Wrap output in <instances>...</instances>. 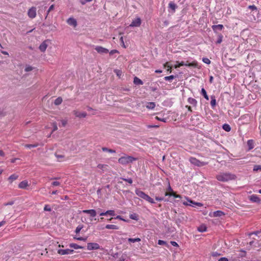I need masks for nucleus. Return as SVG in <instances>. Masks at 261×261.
Returning a JSON list of instances; mask_svg holds the SVG:
<instances>
[{
    "label": "nucleus",
    "instance_id": "f257e3e1",
    "mask_svg": "<svg viewBox=\"0 0 261 261\" xmlns=\"http://www.w3.org/2000/svg\"><path fill=\"white\" fill-rule=\"evenodd\" d=\"M216 178L220 181L227 182L236 179L237 176L236 175L229 172H222L217 175Z\"/></svg>",
    "mask_w": 261,
    "mask_h": 261
},
{
    "label": "nucleus",
    "instance_id": "f03ea898",
    "mask_svg": "<svg viewBox=\"0 0 261 261\" xmlns=\"http://www.w3.org/2000/svg\"><path fill=\"white\" fill-rule=\"evenodd\" d=\"M136 160V158L132 156L125 155L118 159V163L121 165H125Z\"/></svg>",
    "mask_w": 261,
    "mask_h": 261
},
{
    "label": "nucleus",
    "instance_id": "7ed1b4c3",
    "mask_svg": "<svg viewBox=\"0 0 261 261\" xmlns=\"http://www.w3.org/2000/svg\"><path fill=\"white\" fill-rule=\"evenodd\" d=\"M189 161L192 164L198 167H202L205 166L208 163L207 162H201L194 157H190L189 159Z\"/></svg>",
    "mask_w": 261,
    "mask_h": 261
},
{
    "label": "nucleus",
    "instance_id": "20e7f679",
    "mask_svg": "<svg viewBox=\"0 0 261 261\" xmlns=\"http://www.w3.org/2000/svg\"><path fill=\"white\" fill-rule=\"evenodd\" d=\"M165 195L166 196H173L174 198H180L181 197L180 195L177 194L175 192H174L172 188L171 187L170 184H168V187L167 189L166 192L165 193Z\"/></svg>",
    "mask_w": 261,
    "mask_h": 261
},
{
    "label": "nucleus",
    "instance_id": "39448f33",
    "mask_svg": "<svg viewBox=\"0 0 261 261\" xmlns=\"http://www.w3.org/2000/svg\"><path fill=\"white\" fill-rule=\"evenodd\" d=\"M182 66L197 67L198 66V63L196 61H193L192 63H188V62L186 63H185L184 62H181L180 63H178V64L175 65L174 66V68H177Z\"/></svg>",
    "mask_w": 261,
    "mask_h": 261
},
{
    "label": "nucleus",
    "instance_id": "423d86ee",
    "mask_svg": "<svg viewBox=\"0 0 261 261\" xmlns=\"http://www.w3.org/2000/svg\"><path fill=\"white\" fill-rule=\"evenodd\" d=\"M28 15L31 19L35 18L36 16V8L32 7L29 9L28 11Z\"/></svg>",
    "mask_w": 261,
    "mask_h": 261
},
{
    "label": "nucleus",
    "instance_id": "0eeeda50",
    "mask_svg": "<svg viewBox=\"0 0 261 261\" xmlns=\"http://www.w3.org/2000/svg\"><path fill=\"white\" fill-rule=\"evenodd\" d=\"M99 248V245L96 243H89L87 244V249L89 250L98 249Z\"/></svg>",
    "mask_w": 261,
    "mask_h": 261
},
{
    "label": "nucleus",
    "instance_id": "6e6552de",
    "mask_svg": "<svg viewBox=\"0 0 261 261\" xmlns=\"http://www.w3.org/2000/svg\"><path fill=\"white\" fill-rule=\"evenodd\" d=\"M141 24V20L140 18L137 17L133 20L129 27H140Z\"/></svg>",
    "mask_w": 261,
    "mask_h": 261
},
{
    "label": "nucleus",
    "instance_id": "1a4fd4ad",
    "mask_svg": "<svg viewBox=\"0 0 261 261\" xmlns=\"http://www.w3.org/2000/svg\"><path fill=\"white\" fill-rule=\"evenodd\" d=\"M73 113L75 115V117L81 118H85L87 116V113L85 112H81L77 110L73 111Z\"/></svg>",
    "mask_w": 261,
    "mask_h": 261
},
{
    "label": "nucleus",
    "instance_id": "9d476101",
    "mask_svg": "<svg viewBox=\"0 0 261 261\" xmlns=\"http://www.w3.org/2000/svg\"><path fill=\"white\" fill-rule=\"evenodd\" d=\"M74 252L73 250L69 249H59L58 250V253L60 255H66L72 254Z\"/></svg>",
    "mask_w": 261,
    "mask_h": 261
},
{
    "label": "nucleus",
    "instance_id": "9b49d317",
    "mask_svg": "<svg viewBox=\"0 0 261 261\" xmlns=\"http://www.w3.org/2000/svg\"><path fill=\"white\" fill-rule=\"evenodd\" d=\"M95 49L99 54H107L109 53V50L102 46H97Z\"/></svg>",
    "mask_w": 261,
    "mask_h": 261
},
{
    "label": "nucleus",
    "instance_id": "f8f14e48",
    "mask_svg": "<svg viewBox=\"0 0 261 261\" xmlns=\"http://www.w3.org/2000/svg\"><path fill=\"white\" fill-rule=\"evenodd\" d=\"M82 213L85 214H88L92 217H94L96 215V212L95 210H83L82 211Z\"/></svg>",
    "mask_w": 261,
    "mask_h": 261
},
{
    "label": "nucleus",
    "instance_id": "ddd939ff",
    "mask_svg": "<svg viewBox=\"0 0 261 261\" xmlns=\"http://www.w3.org/2000/svg\"><path fill=\"white\" fill-rule=\"evenodd\" d=\"M67 22L69 25L74 27H76L77 25L76 20L73 18L70 17L68 18L67 20Z\"/></svg>",
    "mask_w": 261,
    "mask_h": 261
},
{
    "label": "nucleus",
    "instance_id": "4468645a",
    "mask_svg": "<svg viewBox=\"0 0 261 261\" xmlns=\"http://www.w3.org/2000/svg\"><path fill=\"white\" fill-rule=\"evenodd\" d=\"M249 199L253 202L259 203L260 199L256 195H252L249 197Z\"/></svg>",
    "mask_w": 261,
    "mask_h": 261
},
{
    "label": "nucleus",
    "instance_id": "2eb2a0df",
    "mask_svg": "<svg viewBox=\"0 0 261 261\" xmlns=\"http://www.w3.org/2000/svg\"><path fill=\"white\" fill-rule=\"evenodd\" d=\"M135 193L136 194L140 197V198L144 199V198L146 197L147 194H146L144 192L139 190L137 189L135 190Z\"/></svg>",
    "mask_w": 261,
    "mask_h": 261
},
{
    "label": "nucleus",
    "instance_id": "dca6fc26",
    "mask_svg": "<svg viewBox=\"0 0 261 261\" xmlns=\"http://www.w3.org/2000/svg\"><path fill=\"white\" fill-rule=\"evenodd\" d=\"M28 182L27 180H23L21 181L18 185V188L20 189H25L28 186Z\"/></svg>",
    "mask_w": 261,
    "mask_h": 261
},
{
    "label": "nucleus",
    "instance_id": "f3484780",
    "mask_svg": "<svg viewBox=\"0 0 261 261\" xmlns=\"http://www.w3.org/2000/svg\"><path fill=\"white\" fill-rule=\"evenodd\" d=\"M247 144L248 147V150L252 149L254 147V142L253 140L250 139L247 141Z\"/></svg>",
    "mask_w": 261,
    "mask_h": 261
},
{
    "label": "nucleus",
    "instance_id": "a211bd4d",
    "mask_svg": "<svg viewBox=\"0 0 261 261\" xmlns=\"http://www.w3.org/2000/svg\"><path fill=\"white\" fill-rule=\"evenodd\" d=\"M18 178V175L16 174H13L10 175L8 178V181L10 184H12L13 181L16 180Z\"/></svg>",
    "mask_w": 261,
    "mask_h": 261
},
{
    "label": "nucleus",
    "instance_id": "6ab92c4d",
    "mask_svg": "<svg viewBox=\"0 0 261 261\" xmlns=\"http://www.w3.org/2000/svg\"><path fill=\"white\" fill-rule=\"evenodd\" d=\"M47 47V45L46 43V41H43L39 46V48L42 52H44Z\"/></svg>",
    "mask_w": 261,
    "mask_h": 261
},
{
    "label": "nucleus",
    "instance_id": "aec40b11",
    "mask_svg": "<svg viewBox=\"0 0 261 261\" xmlns=\"http://www.w3.org/2000/svg\"><path fill=\"white\" fill-rule=\"evenodd\" d=\"M188 201L191 203V206H192L193 207H195L196 206L201 207L203 205V204L200 202H195L190 199H188Z\"/></svg>",
    "mask_w": 261,
    "mask_h": 261
},
{
    "label": "nucleus",
    "instance_id": "412c9836",
    "mask_svg": "<svg viewBox=\"0 0 261 261\" xmlns=\"http://www.w3.org/2000/svg\"><path fill=\"white\" fill-rule=\"evenodd\" d=\"M188 101L190 105H192L193 107L197 106V101L195 99L192 97H190L188 99Z\"/></svg>",
    "mask_w": 261,
    "mask_h": 261
},
{
    "label": "nucleus",
    "instance_id": "4be33fe9",
    "mask_svg": "<svg viewBox=\"0 0 261 261\" xmlns=\"http://www.w3.org/2000/svg\"><path fill=\"white\" fill-rule=\"evenodd\" d=\"M225 215L224 213L221 211H217L213 213V216L214 217H221Z\"/></svg>",
    "mask_w": 261,
    "mask_h": 261
},
{
    "label": "nucleus",
    "instance_id": "5701e85b",
    "mask_svg": "<svg viewBox=\"0 0 261 261\" xmlns=\"http://www.w3.org/2000/svg\"><path fill=\"white\" fill-rule=\"evenodd\" d=\"M155 107V103L154 102H148L147 103L146 105V107L148 109L152 110Z\"/></svg>",
    "mask_w": 261,
    "mask_h": 261
},
{
    "label": "nucleus",
    "instance_id": "b1692460",
    "mask_svg": "<svg viewBox=\"0 0 261 261\" xmlns=\"http://www.w3.org/2000/svg\"><path fill=\"white\" fill-rule=\"evenodd\" d=\"M106 228L109 229H118L119 227L114 224H108L106 226Z\"/></svg>",
    "mask_w": 261,
    "mask_h": 261
},
{
    "label": "nucleus",
    "instance_id": "393cba45",
    "mask_svg": "<svg viewBox=\"0 0 261 261\" xmlns=\"http://www.w3.org/2000/svg\"><path fill=\"white\" fill-rule=\"evenodd\" d=\"M169 8L172 10L173 12H174L177 5L173 2H170L169 4Z\"/></svg>",
    "mask_w": 261,
    "mask_h": 261
},
{
    "label": "nucleus",
    "instance_id": "a878e982",
    "mask_svg": "<svg viewBox=\"0 0 261 261\" xmlns=\"http://www.w3.org/2000/svg\"><path fill=\"white\" fill-rule=\"evenodd\" d=\"M224 28V27L222 24H218L214 25L212 26V29L214 31H216V30H222Z\"/></svg>",
    "mask_w": 261,
    "mask_h": 261
},
{
    "label": "nucleus",
    "instance_id": "bb28decb",
    "mask_svg": "<svg viewBox=\"0 0 261 261\" xmlns=\"http://www.w3.org/2000/svg\"><path fill=\"white\" fill-rule=\"evenodd\" d=\"M63 101L62 98L61 97H58L55 100L54 104L56 106H59L62 103Z\"/></svg>",
    "mask_w": 261,
    "mask_h": 261
},
{
    "label": "nucleus",
    "instance_id": "cd10ccee",
    "mask_svg": "<svg viewBox=\"0 0 261 261\" xmlns=\"http://www.w3.org/2000/svg\"><path fill=\"white\" fill-rule=\"evenodd\" d=\"M134 83L136 85H142L143 84V82L136 76L134 79Z\"/></svg>",
    "mask_w": 261,
    "mask_h": 261
},
{
    "label": "nucleus",
    "instance_id": "c85d7f7f",
    "mask_svg": "<svg viewBox=\"0 0 261 261\" xmlns=\"http://www.w3.org/2000/svg\"><path fill=\"white\" fill-rule=\"evenodd\" d=\"M164 67L165 68H167V71H169L170 73L172 72V67L170 65H169L168 62H166L164 64Z\"/></svg>",
    "mask_w": 261,
    "mask_h": 261
},
{
    "label": "nucleus",
    "instance_id": "c756f323",
    "mask_svg": "<svg viewBox=\"0 0 261 261\" xmlns=\"http://www.w3.org/2000/svg\"><path fill=\"white\" fill-rule=\"evenodd\" d=\"M129 218L134 220H138L139 219V216L136 213H133L129 215Z\"/></svg>",
    "mask_w": 261,
    "mask_h": 261
},
{
    "label": "nucleus",
    "instance_id": "7c9ffc66",
    "mask_svg": "<svg viewBox=\"0 0 261 261\" xmlns=\"http://www.w3.org/2000/svg\"><path fill=\"white\" fill-rule=\"evenodd\" d=\"M128 241L129 243L139 242L141 241V239L139 238H128Z\"/></svg>",
    "mask_w": 261,
    "mask_h": 261
},
{
    "label": "nucleus",
    "instance_id": "2f4dec72",
    "mask_svg": "<svg viewBox=\"0 0 261 261\" xmlns=\"http://www.w3.org/2000/svg\"><path fill=\"white\" fill-rule=\"evenodd\" d=\"M211 105L213 108L215 107L216 105V100L214 96H211Z\"/></svg>",
    "mask_w": 261,
    "mask_h": 261
},
{
    "label": "nucleus",
    "instance_id": "473e14b6",
    "mask_svg": "<svg viewBox=\"0 0 261 261\" xmlns=\"http://www.w3.org/2000/svg\"><path fill=\"white\" fill-rule=\"evenodd\" d=\"M144 200H146L147 201L149 202L150 203H154L155 202L154 201L153 199L151 198L149 196L147 195L146 197L144 198Z\"/></svg>",
    "mask_w": 261,
    "mask_h": 261
},
{
    "label": "nucleus",
    "instance_id": "72a5a7b5",
    "mask_svg": "<svg viewBox=\"0 0 261 261\" xmlns=\"http://www.w3.org/2000/svg\"><path fill=\"white\" fill-rule=\"evenodd\" d=\"M222 127L224 130H225V131H226L227 132L230 131V130H231V127H230V125L228 124H223Z\"/></svg>",
    "mask_w": 261,
    "mask_h": 261
},
{
    "label": "nucleus",
    "instance_id": "f704fd0d",
    "mask_svg": "<svg viewBox=\"0 0 261 261\" xmlns=\"http://www.w3.org/2000/svg\"><path fill=\"white\" fill-rule=\"evenodd\" d=\"M201 94L206 100H208L209 99L208 96L206 93V91L204 88L201 89Z\"/></svg>",
    "mask_w": 261,
    "mask_h": 261
},
{
    "label": "nucleus",
    "instance_id": "c9c22d12",
    "mask_svg": "<svg viewBox=\"0 0 261 261\" xmlns=\"http://www.w3.org/2000/svg\"><path fill=\"white\" fill-rule=\"evenodd\" d=\"M102 150L105 152H108L109 153H115L116 151L112 149H109L107 147H102Z\"/></svg>",
    "mask_w": 261,
    "mask_h": 261
},
{
    "label": "nucleus",
    "instance_id": "e433bc0d",
    "mask_svg": "<svg viewBox=\"0 0 261 261\" xmlns=\"http://www.w3.org/2000/svg\"><path fill=\"white\" fill-rule=\"evenodd\" d=\"M206 227L205 225H201L198 228V230L200 232H204L206 231Z\"/></svg>",
    "mask_w": 261,
    "mask_h": 261
},
{
    "label": "nucleus",
    "instance_id": "4c0bfd02",
    "mask_svg": "<svg viewBox=\"0 0 261 261\" xmlns=\"http://www.w3.org/2000/svg\"><path fill=\"white\" fill-rule=\"evenodd\" d=\"M70 247H71V248H73L74 249H75L83 248L82 247L76 244H74V243L70 244Z\"/></svg>",
    "mask_w": 261,
    "mask_h": 261
},
{
    "label": "nucleus",
    "instance_id": "58836bf2",
    "mask_svg": "<svg viewBox=\"0 0 261 261\" xmlns=\"http://www.w3.org/2000/svg\"><path fill=\"white\" fill-rule=\"evenodd\" d=\"M55 155H56V158H57L58 161L59 162L63 161L64 159V156L63 155H59V154H56Z\"/></svg>",
    "mask_w": 261,
    "mask_h": 261
},
{
    "label": "nucleus",
    "instance_id": "ea45409f",
    "mask_svg": "<svg viewBox=\"0 0 261 261\" xmlns=\"http://www.w3.org/2000/svg\"><path fill=\"white\" fill-rule=\"evenodd\" d=\"M38 146V144H25L24 145V147L28 148H31L33 147H36Z\"/></svg>",
    "mask_w": 261,
    "mask_h": 261
},
{
    "label": "nucleus",
    "instance_id": "a19ab883",
    "mask_svg": "<svg viewBox=\"0 0 261 261\" xmlns=\"http://www.w3.org/2000/svg\"><path fill=\"white\" fill-rule=\"evenodd\" d=\"M253 171L257 172L259 170H261V165H254L253 167Z\"/></svg>",
    "mask_w": 261,
    "mask_h": 261
},
{
    "label": "nucleus",
    "instance_id": "79ce46f5",
    "mask_svg": "<svg viewBox=\"0 0 261 261\" xmlns=\"http://www.w3.org/2000/svg\"><path fill=\"white\" fill-rule=\"evenodd\" d=\"M106 213L107 214V215H109L111 216H115V212L113 210H108V211H106Z\"/></svg>",
    "mask_w": 261,
    "mask_h": 261
},
{
    "label": "nucleus",
    "instance_id": "37998d69",
    "mask_svg": "<svg viewBox=\"0 0 261 261\" xmlns=\"http://www.w3.org/2000/svg\"><path fill=\"white\" fill-rule=\"evenodd\" d=\"M175 78V76L173 75H171L170 76H165L164 77V80L165 81H171Z\"/></svg>",
    "mask_w": 261,
    "mask_h": 261
},
{
    "label": "nucleus",
    "instance_id": "c03bdc74",
    "mask_svg": "<svg viewBox=\"0 0 261 261\" xmlns=\"http://www.w3.org/2000/svg\"><path fill=\"white\" fill-rule=\"evenodd\" d=\"M44 211L50 212L51 211V208L49 205L46 204V205H45V206L44 207Z\"/></svg>",
    "mask_w": 261,
    "mask_h": 261
},
{
    "label": "nucleus",
    "instance_id": "a18cd8bd",
    "mask_svg": "<svg viewBox=\"0 0 261 261\" xmlns=\"http://www.w3.org/2000/svg\"><path fill=\"white\" fill-rule=\"evenodd\" d=\"M223 39V36L221 34L218 35V39L216 42V43L220 44L222 42Z\"/></svg>",
    "mask_w": 261,
    "mask_h": 261
},
{
    "label": "nucleus",
    "instance_id": "49530a36",
    "mask_svg": "<svg viewBox=\"0 0 261 261\" xmlns=\"http://www.w3.org/2000/svg\"><path fill=\"white\" fill-rule=\"evenodd\" d=\"M155 118L159 120V121H162V122H167V118H161L158 116H156L155 117Z\"/></svg>",
    "mask_w": 261,
    "mask_h": 261
},
{
    "label": "nucleus",
    "instance_id": "de8ad7c7",
    "mask_svg": "<svg viewBox=\"0 0 261 261\" xmlns=\"http://www.w3.org/2000/svg\"><path fill=\"white\" fill-rule=\"evenodd\" d=\"M115 72L117 74V75L120 77L122 75V71L120 70L116 69L115 70Z\"/></svg>",
    "mask_w": 261,
    "mask_h": 261
},
{
    "label": "nucleus",
    "instance_id": "09e8293b",
    "mask_svg": "<svg viewBox=\"0 0 261 261\" xmlns=\"http://www.w3.org/2000/svg\"><path fill=\"white\" fill-rule=\"evenodd\" d=\"M33 69V67L31 66H27L24 69L25 71L29 72L32 71Z\"/></svg>",
    "mask_w": 261,
    "mask_h": 261
},
{
    "label": "nucleus",
    "instance_id": "8fccbe9b",
    "mask_svg": "<svg viewBox=\"0 0 261 261\" xmlns=\"http://www.w3.org/2000/svg\"><path fill=\"white\" fill-rule=\"evenodd\" d=\"M202 61L207 64H210L211 63V61L207 58H203Z\"/></svg>",
    "mask_w": 261,
    "mask_h": 261
},
{
    "label": "nucleus",
    "instance_id": "3c124183",
    "mask_svg": "<svg viewBox=\"0 0 261 261\" xmlns=\"http://www.w3.org/2000/svg\"><path fill=\"white\" fill-rule=\"evenodd\" d=\"M83 227L82 226H78L76 229H75V232L76 233H78L80 232V231L81 230V229H82Z\"/></svg>",
    "mask_w": 261,
    "mask_h": 261
},
{
    "label": "nucleus",
    "instance_id": "603ef678",
    "mask_svg": "<svg viewBox=\"0 0 261 261\" xmlns=\"http://www.w3.org/2000/svg\"><path fill=\"white\" fill-rule=\"evenodd\" d=\"M122 179L125 181H127V182H128L130 184H132L133 183V180L131 178H127L126 179V178H122Z\"/></svg>",
    "mask_w": 261,
    "mask_h": 261
},
{
    "label": "nucleus",
    "instance_id": "864d4df0",
    "mask_svg": "<svg viewBox=\"0 0 261 261\" xmlns=\"http://www.w3.org/2000/svg\"><path fill=\"white\" fill-rule=\"evenodd\" d=\"M74 239L75 240H79V241H85L86 240V238H84L83 237H74Z\"/></svg>",
    "mask_w": 261,
    "mask_h": 261
},
{
    "label": "nucleus",
    "instance_id": "5fc2aeb1",
    "mask_svg": "<svg viewBox=\"0 0 261 261\" xmlns=\"http://www.w3.org/2000/svg\"><path fill=\"white\" fill-rule=\"evenodd\" d=\"M147 128H158L160 127L159 125H148L147 126Z\"/></svg>",
    "mask_w": 261,
    "mask_h": 261
},
{
    "label": "nucleus",
    "instance_id": "6e6d98bb",
    "mask_svg": "<svg viewBox=\"0 0 261 261\" xmlns=\"http://www.w3.org/2000/svg\"><path fill=\"white\" fill-rule=\"evenodd\" d=\"M158 244L160 245H166L167 243L164 241L159 240L158 241Z\"/></svg>",
    "mask_w": 261,
    "mask_h": 261
},
{
    "label": "nucleus",
    "instance_id": "4d7b16f0",
    "mask_svg": "<svg viewBox=\"0 0 261 261\" xmlns=\"http://www.w3.org/2000/svg\"><path fill=\"white\" fill-rule=\"evenodd\" d=\"M110 55H113L115 53H119V51L116 49H113L111 50L110 52L109 51Z\"/></svg>",
    "mask_w": 261,
    "mask_h": 261
},
{
    "label": "nucleus",
    "instance_id": "13d9d810",
    "mask_svg": "<svg viewBox=\"0 0 261 261\" xmlns=\"http://www.w3.org/2000/svg\"><path fill=\"white\" fill-rule=\"evenodd\" d=\"M248 8L252 10H257V7L254 5H250L248 7Z\"/></svg>",
    "mask_w": 261,
    "mask_h": 261
},
{
    "label": "nucleus",
    "instance_id": "bf43d9fd",
    "mask_svg": "<svg viewBox=\"0 0 261 261\" xmlns=\"http://www.w3.org/2000/svg\"><path fill=\"white\" fill-rule=\"evenodd\" d=\"M115 219H119V220H121L122 221H126L125 219H124L123 218H122V217L121 216H117L115 218Z\"/></svg>",
    "mask_w": 261,
    "mask_h": 261
},
{
    "label": "nucleus",
    "instance_id": "052dcab7",
    "mask_svg": "<svg viewBox=\"0 0 261 261\" xmlns=\"http://www.w3.org/2000/svg\"><path fill=\"white\" fill-rule=\"evenodd\" d=\"M53 186H58L60 185V183L58 181H54L51 183Z\"/></svg>",
    "mask_w": 261,
    "mask_h": 261
},
{
    "label": "nucleus",
    "instance_id": "680f3d73",
    "mask_svg": "<svg viewBox=\"0 0 261 261\" xmlns=\"http://www.w3.org/2000/svg\"><path fill=\"white\" fill-rule=\"evenodd\" d=\"M54 9V5H51L47 11V14H48L49 12L52 11Z\"/></svg>",
    "mask_w": 261,
    "mask_h": 261
},
{
    "label": "nucleus",
    "instance_id": "e2e57ef3",
    "mask_svg": "<svg viewBox=\"0 0 261 261\" xmlns=\"http://www.w3.org/2000/svg\"><path fill=\"white\" fill-rule=\"evenodd\" d=\"M170 243L173 246H175V247H178V244L176 242L171 241Z\"/></svg>",
    "mask_w": 261,
    "mask_h": 261
},
{
    "label": "nucleus",
    "instance_id": "0e129e2a",
    "mask_svg": "<svg viewBox=\"0 0 261 261\" xmlns=\"http://www.w3.org/2000/svg\"><path fill=\"white\" fill-rule=\"evenodd\" d=\"M155 200L159 201H161L164 200V198L156 196L155 198Z\"/></svg>",
    "mask_w": 261,
    "mask_h": 261
},
{
    "label": "nucleus",
    "instance_id": "69168bd1",
    "mask_svg": "<svg viewBox=\"0 0 261 261\" xmlns=\"http://www.w3.org/2000/svg\"><path fill=\"white\" fill-rule=\"evenodd\" d=\"M53 127H54L53 131H56L58 129V126H57L56 123H53Z\"/></svg>",
    "mask_w": 261,
    "mask_h": 261
},
{
    "label": "nucleus",
    "instance_id": "338daca9",
    "mask_svg": "<svg viewBox=\"0 0 261 261\" xmlns=\"http://www.w3.org/2000/svg\"><path fill=\"white\" fill-rule=\"evenodd\" d=\"M67 121L66 120H62L61 123L62 126H65L67 124Z\"/></svg>",
    "mask_w": 261,
    "mask_h": 261
},
{
    "label": "nucleus",
    "instance_id": "774afa93",
    "mask_svg": "<svg viewBox=\"0 0 261 261\" xmlns=\"http://www.w3.org/2000/svg\"><path fill=\"white\" fill-rule=\"evenodd\" d=\"M218 261H228V259L226 257H221L220 258Z\"/></svg>",
    "mask_w": 261,
    "mask_h": 261
}]
</instances>
